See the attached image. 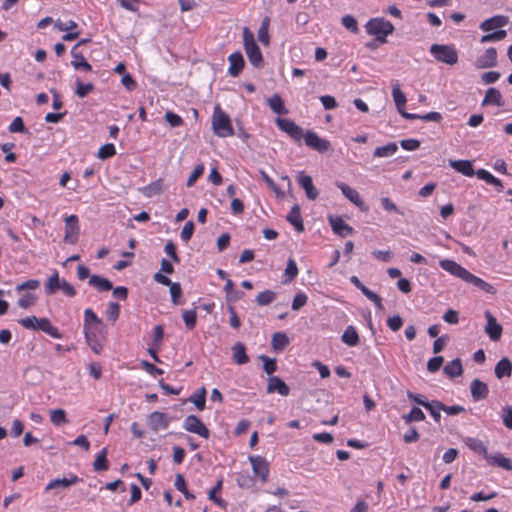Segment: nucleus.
<instances>
[{
  "instance_id": "26",
  "label": "nucleus",
  "mask_w": 512,
  "mask_h": 512,
  "mask_svg": "<svg viewBox=\"0 0 512 512\" xmlns=\"http://www.w3.org/2000/svg\"><path fill=\"white\" fill-rule=\"evenodd\" d=\"M487 463L492 466H498L505 470H512V461L510 458H506L503 455L497 453L495 455L488 454L486 459Z\"/></svg>"
},
{
  "instance_id": "17",
  "label": "nucleus",
  "mask_w": 512,
  "mask_h": 512,
  "mask_svg": "<svg viewBox=\"0 0 512 512\" xmlns=\"http://www.w3.org/2000/svg\"><path fill=\"white\" fill-rule=\"evenodd\" d=\"M497 64V50L494 47L488 48L483 55L476 60V67L479 69L491 68Z\"/></svg>"
},
{
  "instance_id": "63",
  "label": "nucleus",
  "mask_w": 512,
  "mask_h": 512,
  "mask_svg": "<svg viewBox=\"0 0 512 512\" xmlns=\"http://www.w3.org/2000/svg\"><path fill=\"white\" fill-rule=\"evenodd\" d=\"M204 172V166L202 164L197 165L187 180V186L192 187L198 178L202 176Z\"/></svg>"
},
{
  "instance_id": "30",
  "label": "nucleus",
  "mask_w": 512,
  "mask_h": 512,
  "mask_svg": "<svg viewBox=\"0 0 512 512\" xmlns=\"http://www.w3.org/2000/svg\"><path fill=\"white\" fill-rule=\"evenodd\" d=\"M250 462L253 468V471L256 475H259L263 480L266 479L268 475V466L266 461L260 457H251Z\"/></svg>"
},
{
  "instance_id": "10",
  "label": "nucleus",
  "mask_w": 512,
  "mask_h": 512,
  "mask_svg": "<svg viewBox=\"0 0 512 512\" xmlns=\"http://www.w3.org/2000/svg\"><path fill=\"white\" fill-rule=\"evenodd\" d=\"M79 233L78 217L76 215L66 217L64 241L70 244H75L78 240Z\"/></svg>"
},
{
  "instance_id": "37",
  "label": "nucleus",
  "mask_w": 512,
  "mask_h": 512,
  "mask_svg": "<svg viewBox=\"0 0 512 512\" xmlns=\"http://www.w3.org/2000/svg\"><path fill=\"white\" fill-rule=\"evenodd\" d=\"M267 102L271 110L278 115L286 114L288 112L285 108L284 101L278 94L271 96Z\"/></svg>"
},
{
  "instance_id": "21",
  "label": "nucleus",
  "mask_w": 512,
  "mask_h": 512,
  "mask_svg": "<svg viewBox=\"0 0 512 512\" xmlns=\"http://www.w3.org/2000/svg\"><path fill=\"white\" fill-rule=\"evenodd\" d=\"M471 396L474 401H480L488 396L489 389L486 383L479 379H474L470 385Z\"/></svg>"
},
{
  "instance_id": "34",
  "label": "nucleus",
  "mask_w": 512,
  "mask_h": 512,
  "mask_svg": "<svg viewBox=\"0 0 512 512\" xmlns=\"http://www.w3.org/2000/svg\"><path fill=\"white\" fill-rule=\"evenodd\" d=\"M444 373L450 378L459 377L463 374V367L459 358L454 359L446 364L443 369Z\"/></svg>"
},
{
  "instance_id": "32",
  "label": "nucleus",
  "mask_w": 512,
  "mask_h": 512,
  "mask_svg": "<svg viewBox=\"0 0 512 512\" xmlns=\"http://www.w3.org/2000/svg\"><path fill=\"white\" fill-rule=\"evenodd\" d=\"M342 341L350 346L355 347L359 344V335L356 328L352 325L346 327L341 337Z\"/></svg>"
},
{
  "instance_id": "2",
  "label": "nucleus",
  "mask_w": 512,
  "mask_h": 512,
  "mask_svg": "<svg viewBox=\"0 0 512 512\" xmlns=\"http://www.w3.org/2000/svg\"><path fill=\"white\" fill-rule=\"evenodd\" d=\"M18 322L22 327L26 329L43 331L55 339H61L63 337L59 329L52 325L48 318H37L36 316H29L20 319Z\"/></svg>"
},
{
  "instance_id": "45",
  "label": "nucleus",
  "mask_w": 512,
  "mask_h": 512,
  "mask_svg": "<svg viewBox=\"0 0 512 512\" xmlns=\"http://www.w3.org/2000/svg\"><path fill=\"white\" fill-rule=\"evenodd\" d=\"M182 318L186 328L188 330H192L196 326L197 312L195 309L184 310L182 313Z\"/></svg>"
},
{
  "instance_id": "25",
  "label": "nucleus",
  "mask_w": 512,
  "mask_h": 512,
  "mask_svg": "<svg viewBox=\"0 0 512 512\" xmlns=\"http://www.w3.org/2000/svg\"><path fill=\"white\" fill-rule=\"evenodd\" d=\"M139 191L148 198L160 195L164 191L163 179L159 178L149 185L139 188Z\"/></svg>"
},
{
  "instance_id": "49",
  "label": "nucleus",
  "mask_w": 512,
  "mask_h": 512,
  "mask_svg": "<svg viewBox=\"0 0 512 512\" xmlns=\"http://www.w3.org/2000/svg\"><path fill=\"white\" fill-rule=\"evenodd\" d=\"M115 154H116V148H115L114 144L107 143V144L102 145L99 148L97 157L99 159L105 160V159H108V158L114 156Z\"/></svg>"
},
{
  "instance_id": "19",
  "label": "nucleus",
  "mask_w": 512,
  "mask_h": 512,
  "mask_svg": "<svg viewBox=\"0 0 512 512\" xmlns=\"http://www.w3.org/2000/svg\"><path fill=\"white\" fill-rule=\"evenodd\" d=\"M508 23V17L503 15H496L491 18L486 19L480 24V29L482 31H491L498 29L500 30L502 27L506 26Z\"/></svg>"
},
{
  "instance_id": "35",
  "label": "nucleus",
  "mask_w": 512,
  "mask_h": 512,
  "mask_svg": "<svg viewBox=\"0 0 512 512\" xmlns=\"http://www.w3.org/2000/svg\"><path fill=\"white\" fill-rule=\"evenodd\" d=\"M71 55L73 57L71 64L74 67V69L83 70L86 72L92 70V66L86 61V59L81 53L74 52V49H72Z\"/></svg>"
},
{
  "instance_id": "22",
  "label": "nucleus",
  "mask_w": 512,
  "mask_h": 512,
  "mask_svg": "<svg viewBox=\"0 0 512 512\" xmlns=\"http://www.w3.org/2000/svg\"><path fill=\"white\" fill-rule=\"evenodd\" d=\"M449 165L457 172L468 177H472L476 173L470 160H449Z\"/></svg>"
},
{
  "instance_id": "7",
  "label": "nucleus",
  "mask_w": 512,
  "mask_h": 512,
  "mask_svg": "<svg viewBox=\"0 0 512 512\" xmlns=\"http://www.w3.org/2000/svg\"><path fill=\"white\" fill-rule=\"evenodd\" d=\"M183 428L186 431L197 434L205 439L210 436L208 428L196 415H188L183 421Z\"/></svg>"
},
{
  "instance_id": "42",
  "label": "nucleus",
  "mask_w": 512,
  "mask_h": 512,
  "mask_svg": "<svg viewBox=\"0 0 512 512\" xmlns=\"http://www.w3.org/2000/svg\"><path fill=\"white\" fill-rule=\"evenodd\" d=\"M277 297V294L272 290H265L256 296V303L260 306H267L271 304Z\"/></svg>"
},
{
  "instance_id": "11",
  "label": "nucleus",
  "mask_w": 512,
  "mask_h": 512,
  "mask_svg": "<svg viewBox=\"0 0 512 512\" xmlns=\"http://www.w3.org/2000/svg\"><path fill=\"white\" fill-rule=\"evenodd\" d=\"M99 325H102V320L92 309L86 308L84 310V334L86 340L90 339V334H93Z\"/></svg>"
},
{
  "instance_id": "61",
  "label": "nucleus",
  "mask_w": 512,
  "mask_h": 512,
  "mask_svg": "<svg viewBox=\"0 0 512 512\" xmlns=\"http://www.w3.org/2000/svg\"><path fill=\"white\" fill-rule=\"evenodd\" d=\"M443 362H444V358L442 356H435V357L429 359V361L427 363L428 371L431 373L437 372L441 368Z\"/></svg>"
},
{
  "instance_id": "36",
  "label": "nucleus",
  "mask_w": 512,
  "mask_h": 512,
  "mask_svg": "<svg viewBox=\"0 0 512 512\" xmlns=\"http://www.w3.org/2000/svg\"><path fill=\"white\" fill-rule=\"evenodd\" d=\"M392 96H393V100L395 102L397 111L399 112L402 109H404L407 99H406L405 94L400 89V85L398 83H395L392 86Z\"/></svg>"
},
{
  "instance_id": "18",
  "label": "nucleus",
  "mask_w": 512,
  "mask_h": 512,
  "mask_svg": "<svg viewBox=\"0 0 512 512\" xmlns=\"http://www.w3.org/2000/svg\"><path fill=\"white\" fill-rule=\"evenodd\" d=\"M277 392L281 396H288L290 393L289 386L278 376L268 378L267 393Z\"/></svg>"
},
{
  "instance_id": "12",
  "label": "nucleus",
  "mask_w": 512,
  "mask_h": 512,
  "mask_svg": "<svg viewBox=\"0 0 512 512\" xmlns=\"http://www.w3.org/2000/svg\"><path fill=\"white\" fill-rule=\"evenodd\" d=\"M149 427L157 432L159 430L167 429L170 423V418L167 414L154 411L152 412L147 419Z\"/></svg>"
},
{
  "instance_id": "28",
  "label": "nucleus",
  "mask_w": 512,
  "mask_h": 512,
  "mask_svg": "<svg viewBox=\"0 0 512 512\" xmlns=\"http://www.w3.org/2000/svg\"><path fill=\"white\" fill-rule=\"evenodd\" d=\"M232 357L235 363L239 365L249 362V357L246 354V348L243 343L237 342L232 346Z\"/></svg>"
},
{
  "instance_id": "23",
  "label": "nucleus",
  "mask_w": 512,
  "mask_h": 512,
  "mask_svg": "<svg viewBox=\"0 0 512 512\" xmlns=\"http://www.w3.org/2000/svg\"><path fill=\"white\" fill-rule=\"evenodd\" d=\"M230 67L229 74L232 77H237L244 67V58L240 52H235L229 55L228 57Z\"/></svg>"
},
{
  "instance_id": "14",
  "label": "nucleus",
  "mask_w": 512,
  "mask_h": 512,
  "mask_svg": "<svg viewBox=\"0 0 512 512\" xmlns=\"http://www.w3.org/2000/svg\"><path fill=\"white\" fill-rule=\"evenodd\" d=\"M335 184H336L337 188H339L341 190L342 194L349 201H351L358 208L364 209L365 203L357 190H355L354 188H351L344 182L337 181Z\"/></svg>"
},
{
  "instance_id": "58",
  "label": "nucleus",
  "mask_w": 512,
  "mask_h": 512,
  "mask_svg": "<svg viewBox=\"0 0 512 512\" xmlns=\"http://www.w3.org/2000/svg\"><path fill=\"white\" fill-rule=\"evenodd\" d=\"M120 314V305L116 302H110L106 310V315L109 320L115 322Z\"/></svg>"
},
{
  "instance_id": "59",
  "label": "nucleus",
  "mask_w": 512,
  "mask_h": 512,
  "mask_svg": "<svg viewBox=\"0 0 512 512\" xmlns=\"http://www.w3.org/2000/svg\"><path fill=\"white\" fill-rule=\"evenodd\" d=\"M9 132L11 133H24L27 132L26 127L24 125L23 119L21 117H15L12 123L8 127Z\"/></svg>"
},
{
  "instance_id": "60",
  "label": "nucleus",
  "mask_w": 512,
  "mask_h": 512,
  "mask_svg": "<svg viewBox=\"0 0 512 512\" xmlns=\"http://www.w3.org/2000/svg\"><path fill=\"white\" fill-rule=\"evenodd\" d=\"M40 286V281L37 280V279H30V280H27L23 283H20L18 284L16 287H15V290L17 292H21V291H24V290H35L37 288H39Z\"/></svg>"
},
{
  "instance_id": "16",
  "label": "nucleus",
  "mask_w": 512,
  "mask_h": 512,
  "mask_svg": "<svg viewBox=\"0 0 512 512\" xmlns=\"http://www.w3.org/2000/svg\"><path fill=\"white\" fill-rule=\"evenodd\" d=\"M329 223L333 232L341 237H346L354 233V229L344 222L339 216H330Z\"/></svg>"
},
{
  "instance_id": "39",
  "label": "nucleus",
  "mask_w": 512,
  "mask_h": 512,
  "mask_svg": "<svg viewBox=\"0 0 512 512\" xmlns=\"http://www.w3.org/2000/svg\"><path fill=\"white\" fill-rule=\"evenodd\" d=\"M397 150H398L397 144L391 142V143H388L387 145L377 147L374 150L373 156L377 157V158L390 157V156L394 155L397 152Z\"/></svg>"
},
{
  "instance_id": "43",
  "label": "nucleus",
  "mask_w": 512,
  "mask_h": 512,
  "mask_svg": "<svg viewBox=\"0 0 512 512\" xmlns=\"http://www.w3.org/2000/svg\"><path fill=\"white\" fill-rule=\"evenodd\" d=\"M402 418L406 424H410L416 421H424L426 417L420 408L414 407L408 414L403 415Z\"/></svg>"
},
{
  "instance_id": "5",
  "label": "nucleus",
  "mask_w": 512,
  "mask_h": 512,
  "mask_svg": "<svg viewBox=\"0 0 512 512\" xmlns=\"http://www.w3.org/2000/svg\"><path fill=\"white\" fill-rule=\"evenodd\" d=\"M430 53L438 62L447 65H455L458 62V52L453 45L432 44Z\"/></svg>"
},
{
  "instance_id": "41",
  "label": "nucleus",
  "mask_w": 512,
  "mask_h": 512,
  "mask_svg": "<svg viewBox=\"0 0 512 512\" xmlns=\"http://www.w3.org/2000/svg\"><path fill=\"white\" fill-rule=\"evenodd\" d=\"M200 411L204 410L206 403V389L202 387L197 390L189 399Z\"/></svg>"
},
{
  "instance_id": "9",
  "label": "nucleus",
  "mask_w": 512,
  "mask_h": 512,
  "mask_svg": "<svg viewBox=\"0 0 512 512\" xmlns=\"http://www.w3.org/2000/svg\"><path fill=\"white\" fill-rule=\"evenodd\" d=\"M305 144L311 149L319 152L325 153L331 148V144L328 140L319 137L313 131H307L304 136Z\"/></svg>"
},
{
  "instance_id": "24",
  "label": "nucleus",
  "mask_w": 512,
  "mask_h": 512,
  "mask_svg": "<svg viewBox=\"0 0 512 512\" xmlns=\"http://www.w3.org/2000/svg\"><path fill=\"white\" fill-rule=\"evenodd\" d=\"M287 221L295 228L296 231L302 232L304 231V225L300 213V207L298 204H295L289 214L286 217Z\"/></svg>"
},
{
  "instance_id": "53",
  "label": "nucleus",
  "mask_w": 512,
  "mask_h": 512,
  "mask_svg": "<svg viewBox=\"0 0 512 512\" xmlns=\"http://www.w3.org/2000/svg\"><path fill=\"white\" fill-rule=\"evenodd\" d=\"M170 287V295H171V301L175 305L182 304V301L180 300L182 289L179 283L177 282H171V284L168 285Z\"/></svg>"
},
{
  "instance_id": "47",
  "label": "nucleus",
  "mask_w": 512,
  "mask_h": 512,
  "mask_svg": "<svg viewBox=\"0 0 512 512\" xmlns=\"http://www.w3.org/2000/svg\"><path fill=\"white\" fill-rule=\"evenodd\" d=\"M507 36V32L505 30H497L495 32L483 35L480 39V42L482 44L490 43V42H497L500 40H503Z\"/></svg>"
},
{
  "instance_id": "56",
  "label": "nucleus",
  "mask_w": 512,
  "mask_h": 512,
  "mask_svg": "<svg viewBox=\"0 0 512 512\" xmlns=\"http://www.w3.org/2000/svg\"><path fill=\"white\" fill-rule=\"evenodd\" d=\"M307 300H308V297L305 293H303V292L297 293L294 296L293 301H292V305H291L292 310H294V311L300 310L303 306L306 305Z\"/></svg>"
},
{
  "instance_id": "62",
  "label": "nucleus",
  "mask_w": 512,
  "mask_h": 512,
  "mask_svg": "<svg viewBox=\"0 0 512 512\" xmlns=\"http://www.w3.org/2000/svg\"><path fill=\"white\" fill-rule=\"evenodd\" d=\"M407 397H408V399H410L411 401L417 403L418 405L423 406L425 409L429 408V406H430V402L427 401L425 396L422 395V394H416V393L408 391L407 392Z\"/></svg>"
},
{
  "instance_id": "15",
  "label": "nucleus",
  "mask_w": 512,
  "mask_h": 512,
  "mask_svg": "<svg viewBox=\"0 0 512 512\" xmlns=\"http://www.w3.org/2000/svg\"><path fill=\"white\" fill-rule=\"evenodd\" d=\"M297 181L298 184L305 190L308 199L315 200L318 197V190L313 185L312 178L309 175H306L303 171L298 172Z\"/></svg>"
},
{
  "instance_id": "13",
  "label": "nucleus",
  "mask_w": 512,
  "mask_h": 512,
  "mask_svg": "<svg viewBox=\"0 0 512 512\" xmlns=\"http://www.w3.org/2000/svg\"><path fill=\"white\" fill-rule=\"evenodd\" d=\"M485 317L487 320L485 332L488 334L492 341H498L502 335V326L497 322V319L489 311L485 312Z\"/></svg>"
},
{
  "instance_id": "27",
  "label": "nucleus",
  "mask_w": 512,
  "mask_h": 512,
  "mask_svg": "<svg viewBox=\"0 0 512 512\" xmlns=\"http://www.w3.org/2000/svg\"><path fill=\"white\" fill-rule=\"evenodd\" d=\"M489 104H493L498 107H501L504 105L502 94L496 88H493V87L489 88L486 92V95H485L483 101H482L483 106L489 105Z\"/></svg>"
},
{
  "instance_id": "50",
  "label": "nucleus",
  "mask_w": 512,
  "mask_h": 512,
  "mask_svg": "<svg viewBox=\"0 0 512 512\" xmlns=\"http://www.w3.org/2000/svg\"><path fill=\"white\" fill-rule=\"evenodd\" d=\"M298 274V267L294 259L290 258L287 262V266L285 269V276H287V279L284 280L282 283H288L291 282Z\"/></svg>"
},
{
  "instance_id": "48",
  "label": "nucleus",
  "mask_w": 512,
  "mask_h": 512,
  "mask_svg": "<svg viewBox=\"0 0 512 512\" xmlns=\"http://www.w3.org/2000/svg\"><path fill=\"white\" fill-rule=\"evenodd\" d=\"M174 485L178 491H180L184 494L186 499H194L195 498V496L187 490L186 481L182 474L179 473L176 475Z\"/></svg>"
},
{
  "instance_id": "38",
  "label": "nucleus",
  "mask_w": 512,
  "mask_h": 512,
  "mask_svg": "<svg viewBox=\"0 0 512 512\" xmlns=\"http://www.w3.org/2000/svg\"><path fill=\"white\" fill-rule=\"evenodd\" d=\"M272 348L276 351H282L289 345V339L283 332H276L272 336Z\"/></svg>"
},
{
  "instance_id": "57",
  "label": "nucleus",
  "mask_w": 512,
  "mask_h": 512,
  "mask_svg": "<svg viewBox=\"0 0 512 512\" xmlns=\"http://www.w3.org/2000/svg\"><path fill=\"white\" fill-rule=\"evenodd\" d=\"M194 232V223L192 221H188L184 224L181 233L180 238L185 243H188L193 235Z\"/></svg>"
},
{
  "instance_id": "31",
  "label": "nucleus",
  "mask_w": 512,
  "mask_h": 512,
  "mask_svg": "<svg viewBox=\"0 0 512 512\" xmlns=\"http://www.w3.org/2000/svg\"><path fill=\"white\" fill-rule=\"evenodd\" d=\"M511 374L512 363L508 358L504 357L496 364L495 375L498 379H502L503 377H510Z\"/></svg>"
},
{
  "instance_id": "54",
  "label": "nucleus",
  "mask_w": 512,
  "mask_h": 512,
  "mask_svg": "<svg viewBox=\"0 0 512 512\" xmlns=\"http://www.w3.org/2000/svg\"><path fill=\"white\" fill-rule=\"evenodd\" d=\"M426 409L430 412L431 416L434 418L436 422L440 421V411H443V403L437 400H433L430 402L429 408Z\"/></svg>"
},
{
  "instance_id": "4",
  "label": "nucleus",
  "mask_w": 512,
  "mask_h": 512,
  "mask_svg": "<svg viewBox=\"0 0 512 512\" xmlns=\"http://www.w3.org/2000/svg\"><path fill=\"white\" fill-rule=\"evenodd\" d=\"M243 42L249 62L254 67H260L263 64L262 53L254 39L253 33L247 27L243 30Z\"/></svg>"
},
{
  "instance_id": "64",
  "label": "nucleus",
  "mask_w": 512,
  "mask_h": 512,
  "mask_svg": "<svg viewBox=\"0 0 512 512\" xmlns=\"http://www.w3.org/2000/svg\"><path fill=\"white\" fill-rule=\"evenodd\" d=\"M503 423L508 429H512V407L507 405L503 408Z\"/></svg>"
},
{
  "instance_id": "55",
  "label": "nucleus",
  "mask_w": 512,
  "mask_h": 512,
  "mask_svg": "<svg viewBox=\"0 0 512 512\" xmlns=\"http://www.w3.org/2000/svg\"><path fill=\"white\" fill-rule=\"evenodd\" d=\"M260 359L263 361V370L268 375H272L277 370V364L275 359L269 358L265 355H261Z\"/></svg>"
},
{
  "instance_id": "52",
  "label": "nucleus",
  "mask_w": 512,
  "mask_h": 512,
  "mask_svg": "<svg viewBox=\"0 0 512 512\" xmlns=\"http://www.w3.org/2000/svg\"><path fill=\"white\" fill-rule=\"evenodd\" d=\"M94 90V85L92 83H83L79 79L76 81V94L80 98L86 97L90 92Z\"/></svg>"
},
{
  "instance_id": "40",
  "label": "nucleus",
  "mask_w": 512,
  "mask_h": 512,
  "mask_svg": "<svg viewBox=\"0 0 512 512\" xmlns=\"http://www.w3.org/2000/svg\"><path fill=\"white\" fill-rule=\"evenodd\" d=\"M61 281L59 279V274L55 271L45 283V292L47 295H52L56 293L58 289H60Z\"/></svg>"
},
{
  "instance_id": "1",
  "label": "nucleus",
  "mask_w": 512,
  "mask_h": 512,
  "mask_svg": "<svg viewBox=\"0 0 512 512\" xmlns=\"http://www.w3.org/2000/svg\"><path fill=\"white\" fill-rule=\"evenodd\" d=\"M440 267L448 273L462 279L463 281L472 284L480 290L488 293L495 294L496 289L488 282L470 273L467 269L459 265L457 262L449 259H443L439 262Z\"/></svg>"
},
{
  "instance_id": "6",
  "label": "nucleus",
  "mask_w": 512,
  "mask_h": 512,
  "mask_svg": "<svg viewBox=\"0 0 512 512\" xmlns=\"http://www.w3.org/2000/svg\"><path fill=\"white\" fill-rule=\"evenodd\" d=\"M366 31L368 34L376 36L378 41L385 43V38L393 33L394 26L387 20L375 18L367 22Z\"/></svg>"
},
{
  "instance_id": "46",
  "label": "nucleus",
  "mask_w": 512,
  "mask_h": 512,
  "mask_svg": "<svg viewBox=\"0 0 512 512\" xmlns=\"http://www.w3.org/2000/svg\"><path fill=\"white\" fill-rule=\"evenodd\" d=\"M50 420L56 426H62L68 422L66 412L63 409L50 411Z\"/></svg>"
},
{
  "instance_id": "8",
  "label": "nucleus",
  "mask_w": 512,
  "mask_h": 512,
  "mask_svg": "<svg viewBox=\"0 0 512 512\" xmlns=\"http://www.w3.org/2000/svg\"><path fill=\"white\" fill-rule=\"evenodd\" d=\"M276 125L295 141H300L304 136L303 129L290 119L278 117L276 118Z\"/></svg>"
},
{
  "instance_id": "29",
  "label": "nucleus",
  "mask_w": 512,
  "mask_h": 512,
  "mask_svg": "<svg viewBox=\"0 0 512 512\" xmlns=\"http://www.w3.org/2000/svg\"><path fill=\"white\" fill-rule=\"evenodd\" d=\"M88 283L90 286L96 288L100 292L109 291L113 289L111 281L99 275H91Z\"/></svg>"
},
{
  "instance_id": "3",
  "label": "nucleus",
  "mask_w": 512,
  "mask_h": 512,
  "mask_svg": "<svg viewBox=\"0 0 512 512\" xmlns=\"http://www.w3.org/2000/svg\"><path fill=\"white\" fill-rule=\"evenodd\" d=\"M212 130L215 135L221 138L234 135V129L229 116L221 109L220 105L214 107L212 115Z\"/></svg>"
},
{
  "instance_id": "20",
  "label": "nucleus",
  "mask_w": 512,
  "mask_h": 512,
  "mask_svg": "<svg viewBox=\"0 0 512 512\" xmlns=\"http://www.w3.org/2000/svg\"><path fill=\"white\" fill-rule=\"evenodd\" d=\"M79 478L76 475H72L70 478H56L51 480L45 487V492L51 490L67 489L70 486L76 484Z\"/></svg>"
},
{
  "instance_id": "44",
  "label": "nucleus",
  "mask_w": 512,
  "mask_h": 512,
  "mask_svg": "<svg viewBox=\"0 0 512 512\" xmlns=\"http://www.w3.org/2000/svg\"><path fill=\"white\" fill-rule=\"evenodd\" d=\"M93 467L95 471L108 470L107 449L104 448L96 457Z\"/></svg>"
},
{
  "instance_id": "33",
  "label": "nucleus",
  "mask_w": 512,
  "mask_h": 512,
  "mask_svg": "<svg viewBox=\"0 0 512 512\" xmlns=\"http://www.w3.org/2000/svg\"><path fill=\"white\" fill-rule=\"evenodd\" d=\"M464 442L470 450L483 455V457L486 459L488 455L487 447L481 440L473 437H467Z\"/></svg>"
},
{
  "instance_id": "51",
  "label": "nucleus",
  "mask_w": 512,
  "mask_h": 512,
  "mask_svg": "<svg viewBox=\"0 0 512 512\" xmlns=\"http://www.w3.org/2000/svg\"><path fill=\"white\" fill-rule=\"evenodd\" d=\"M37 301V296L33 293H26L19 298L17 304L22 309H28L34 306Z\"/></svg>"
}]
</instances>
